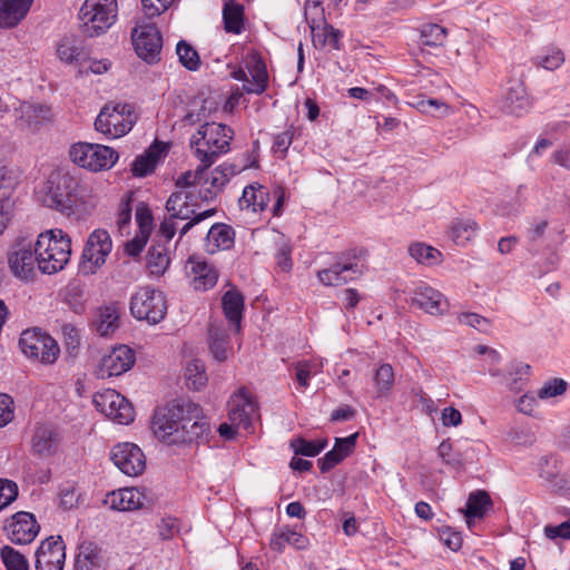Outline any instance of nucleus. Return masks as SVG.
Segmentation results:
<instances>
[{
	"mask_svg": "<svg viewBox=\"0 0 570 570\" xmlns=\"http://www.w3.org/2000/svg\"><path fill=\"white\" fill-rule=\"evenodd\" d=\"M538 395L534 396L533 394L531 393H525L523 395H521L517 401H515V407L517 410L520 412V413H523L525 415H531L533 416L534 413H535V410L538 407V400H537Z\"/></svg>",
	"mask_w": 570,
	"mask_h": 570,
	"instance_id": "nucleus-64",
	"label": "nucleus"
},
{
	"mask_svg": "<svg viewBox=\"0 0 570 570\" xmlns=\"http://www.w3.org/2000/svg\"><path fill=\"white\" fill-rule=\"evenodd\" d=\"M234 130L220 122H204L191 135L189 146L193 155L205 167H210L217 159L229 151Z\"/></svg>",
	"mask_w": 570,
	"mask_h": 570,
	"instance_id": "nucleus-1",
	"label": "nucleus"
},
{
	"mask_svg": "<svg viewBox=\"0 0 570 570\" xmlns=\"http://www.w3.org/2000/svg\"><path fill=\"white\" fill-rule=\"evenodd\" d=\"M59 445V435L50 425L38 426L32 436V450L36 454L49 456Z\"/></svg>",
	"mask_w": 570,
	"mask_h": 570,
	"instance_id": "nucleus-34",
	"label": "nucleus"
},
{
	"mask_svg": "<svg viewBox=\"0 0 570 570\" xmlns=\"http://www.w3.org/2000/svg\"><path fill=\"white\" fill-rule=\"evenodd\" d=\"M224 29L228 33L239 35L244 30V7L240 3L228 1L223 8Z\"/></svg>",
	"mask_w": 570,
	"mask_h": 570,
	"instance_id": "nucleus-40",
	"label": "nucleus"
},
{
	"mask_svg": "<svg viewBox=\"0 0 570 570\" xmlns=\"http://www.w3.org/2000/svg\"><path fill=\"white\" fill-rule=\"evenodd\" d=\"M136 220L141 234L149 235L153 226V215L148 206L140 203L136 208Z\"/></svg>",
	"mask_w": 570,
	"mask_h": 570,
	"instance_id": "nucleus-60",
	"label": "nucleus"
},
{
	"mask_svg": "<svg viewBox=\"0 0 570 570\" xmlns=\"http://www.w3.org/2000/svg\"><path fill=\"white\" fill-rule=\"evenodd\" d=\"M341 38L342 32L330 24H324L323 28L313 35L314 43H320L322 47L327 46L333 49H340Z\"/></svg>",
	"mask_w": 570,
	"mask_h": 570,
	"instance_id": "nucleus-51",
	"label": "nucleus"
},
{
	"mask_svg": "<svg viewBox=\"0 0 570 570\" xmlns=\"http://www.w3.org/2000/svg\"><path fill=\"white\" fill-rule=\"evenodd\" d=\"M209 167H205L204 164L200 163V165L194 170H188L181 174L177 180L176 186L179 188H186L194 185H199L203 180V174L205 170H207Z\"/></svg>",
	"mask_w": 570,
	"mask_h": 570,
	"instance_id": "nucleus-59",
	"label": "nucleus"
},
{
	"mask_svg": "<svg viewBox=\"0 0 570 570\" xmlns=\"http://www.w3.org/2000/svg\"><path fill=\"white\" fill-rule=\"evenodd\" d=\"M65 559V544L61 538L49 537L41 542L36 551V569L62 570Z\"/></svg>",
	"mask_w": 570,
	"mask_h": 570,
	"instance_id": "nucleus-21",
	"label": "nucleus"
},
{
	"mask_svg": "<svg viewBox=\"0 0 570 570\" xmlns=\"http://www.w3.org/2000/svg\"><path fill=\"white\" fill-rule=\"evenodd\" d=\"M165 147L160 142H154L142 155H139L132 164V174L136 177H145L156 168Z\"/></svg>",
	"mask_w": 570,
	"mask_h": 570,
	"instance_id": "nucleus-36",
	"label": "nucleus"
},
{
	"mask_svg": "<svg viewBox=\"0 0 570 570\" xmlns=\"http://www.w3.org/2000/svg\"><path fill=\"white\" fill-rule=\"evenodd\" d=\"M135 364V352L126 346L114 347L100 360L96 375L99 379L119 376L129 371Z\"/></svg>",
	"mask_w": 570,
	"mask_h": 570,
	"instance_id": "nucleus-17",
	"label": "nucleus"
},
{
	"mask_svg": "<svg viewBox=\"0 0 570 570\" xmlns=\"http://www.w3.org/2000/svg\"><path fill=\"white\" fill-rule=\"evenodd\" d=\"M131 39L136 53L146 62L159 61L163 38L155 24H145L134 28Z\"/></svg>",
	"mask_w": 570,
	"mask_h": 570,
	"instance_id": "nucleus-14",
	"label": "nucleus"
},
{
	"mask_svg": "<svg viewBox=\"0 0 570 570\" xmlns=\"http://www.w3.org/2000/svg\"><path fill=\"white\" fill-rule=\"evenodd\" d=\"M39 524L32 513L20 511L11 517L4 525L8 538L14 544L31 543L39 532Z\"/></svg>",
	"mask_w": 570,
	"mask_h": 570,
	"instance_id": "nucleus-19",
	"label": "nucleus"
},
{
	"mask_svg": "<svg viewBox=\"0 0 570 570\" xmlns=\"http://www.w3.org/2000/svg\"><path fill=\"white\" fill-rule=\"evenodd\" d=\"M478 230V224L472 219H455L452 222L449 236L459 246H465L471 242Z\"/></svg>",
	"mask_w": 570,
	"mask_h": 570,
	"instance_id": "nucleus-41",
	"label": "nucleus"
},
{
	"mask_svg": "<svg viewBox=\"0 0 570 570\" xmlns=\"http://www.w3.org/2000/svg\"><path fill=\"white\" fill-rule=\"evenodd\" d=\"M118 14L117 0H85L79 11L82 31L88 37L105 33Z\"/></svg>",
	"mask_w": 570,
	"mask_h": 570,
	"instance_id": "nucleus-5",
	"label": "nucleus"
},
{
	"mask_svg": "<svg viewBox=\"0 0 570 570\" xmlns=\"http://www.w3.org/2000/svg\"><path fill=\"white\" fill-rule=\"evenodd\" d=\"M543 532L544 535L551 540H556L558 538L564 540L570 539V518L557 525H546Z\"/></svg>",
	"mask_w": 570,
	"mask_h": 570,
	"instance_id": "nucleus-63",
	"label": "nucleus"
},
{
	"mask_svg": "<svg viewBox=\"0 0 570 570\" xmlns=\"http://www.w3.org/2000/svg\"><path fill=\"white\" fill-rule=\"evenodd\" d=\"M179 62L188 70L195 71L200 66L198 52L186 41L180 40L176 46Z\"/></svg>",
	"mask_w": 570,
	"mask_h": 570,
	"instance_id": "nucleus-50",
	"label": "nucleus"
},
{
	"mask_svg": "<svg viewBox=\"0 0 570 570\" xmlns=\"http://www.w3.org/2000/svg\"><path fill=\"white\" fill-rule=\"evenodd\" d=\"M198 412V405L191 402H173L158 407L153 416V431L155 436L167 444H175L174 439L183 428L185 414Z\"/></svg>",
	"mask_w": 570,
	"mask_h": 570,
	"instance_id": "nucleus-4",
	"label": "nucleus"
},
{
	"mask_svg": "<svg viewBox=\"0 0 570 570\" xmlns=\"http://www.w3.org/2000/svg\"><path fill=\"white\" fill-rule=\"evenodd\" d=\"M491 505L492 501L485 491L472 492L468 498L465 508L461 510L466 518L468 525H471L472 519H482Z\"/></svg>",
	"mask_w": 570,
	"mask_h": 570,
	"instance_id": "nucleus-37",
	"label": "nucleus"
},
{
	"mask_svg": "<svg viewBox=\"0 0 570 570\" xmlns=\"http://www.w3.org/2000/svg\"><path fill=\"white\" fill-rule=\"evenodd\" d=\"M188 277L196 291H207L214 287L218 279L216 268L204 259L190 257L187 262Z\"/></svg>",
	"mask_w": 570,
	"mask_h": 570,
	"instance_id": "nucleus-24",
	"label": "nucleus"
},
{
	"mask_svg": "<svg viewBox=\"0 0 570 570\" xmlns=\"http://www.w3.org/2000/svg\"><path fill=\"white\" fill-rule=\"evenodd\" d=\"M96 407L107 417L119 424H129L134 421L132 405L115 390H106L94 396Z\"/></svg>",
	"mask_w": 570,
	"mask_h": 570,
	"instance_id": "nucleus-13",
	"label": "nucleus"
},
{
	"mask_svg": "<svg viewBox=\"0 0 570 570\" xmlns=\"http://www.w3.org/2000/svg\"><path fill=\"white\" fill-rule=\"evenodd\" d=\"M411 302L413 306L430 315H442L449 308L445 296L426 284H421L414 288Z\"/></svg>",
	"mask_w": 570,
	"mask_h": 570,
	"instance_id": "nucleus-22",
	"label": "nucleus"
},
{
	"mask_svg": "<svg viewBox=\"0 0 570 570\" xmlns=\"http://www.w3.org/2000/svg\"><path fill=\"white\" fill-rule=\"evenodd\" d=\"M292 247L286 240H282L278 244L276 252V261L277 265L283 272H289L292 269Z\"/></svg>",
	"mask_w": 570,
	"mask_h": 570,
	"instance_id": "nucleus-61",
	"label": "nucleus"
},
{
	"mask_svg": "<svg viewBox=\"0 0 570 570\" xmlns=\"http://www.w3.org/2000/svg\"><path fill=\"white\" fill-rule=\"evenodd\" d=\"M540 478L544 479L553 489L559 491L570 490V478L560 474L556 464L550 465V459L542 458L539 469Z\"/></svg>",
	"mask_w": 570,
	"mask_h": 570,
	"instance_id": "nucleus-42",
	"label": "nucleus"
},
{
	"mask_svg": "<svg viewBox=\"0 0 570 570\" xmlns=\"http://www.w3.org/2000/svg\"><path fill=\"white\" fill-rule=\"evenodd\" d=\"M394 383V371L390 364H382L374 374V385L377 397L389 395Z\"/></svg>",
	"mask_w": 570,
	"mask_h": 570,
	"instance_id": "nucleus-47",
	"label": "nucleus"
},
{
	"mask_svg": "<svg viewBox=\"0 0 570 570\" xmlns=\"http://www.w3.org/2000/svg\"><path fill=\"white\" fill-rule=\"evenodd\" d=\"M409 254L417 263L428 266L436 265L441 262L442 254L436 248L424 243H414L409 247Z\"/></svg>",
	"mask_w": 570,
	"mask_h": 570,
	"instance_id": "nucleus-45",
	"label": "nucleus"
},
{
	"mask_svg": "<svg viewBox=\"0 0 570 570\" xmlns=\"http://www.w3.org/2000/svg\"><path fill=\"white\" fill-rule=\"evenodd\" d=\"M252 166H255V164L253 163L250 165L243 166L223 164L210 173H206L205 170L203 174V180L199 184V197L205 202L214 199L223 190L232 176Z\"/></svg>",
	"mask_w": 570,
	"mask_h": 570,
	"instance_id": "nucleus-15",
	"label": "nucleus"
},
{
	"mask_svg": "<svg viewBox=\"0 0 570 570\" xmlns=\"http://www.w3.org/2000/svg\"><path fill=\"white\" fill-rule=\"evenodd\" d=\"M228 417L233 425L247 430L252 425V416L256 411V404L250 393L240 387L233 393L227 403Z\"/></svg>",
	"mask_w": 570,
	"mask_h": 570,
	"instance_id": "nucleus-20",
	"label": "nucleus"
},
{
	"mask_svg": "<svg viewBox=\"0 0 570 570\" xmlns=\"http://www.w3.org/2000/svg\"><path fill=\"white\" fill-rule=\"evenodd\" d=\"M420 111L431 114L434 117H446L452 114V108L439 99H426L417 102Z\"/></svg>",
	"mask_w": 570,
	"mask_h": 570,
	"instance_id": "nucleus-55",
	"label": "nucleus"
},
{
	"mask_svg": "<svg viewBox=\"0 0 570 570\" xmlns=\"http://www.w3.org/2000/svg\"><path fill=\"white\" fill-rule=\"evenodd\" d=\"M530 105L524 85L519 80L512 81L504 96V110L508 114L521 116L530 109Z\"/></svg>",
	"mask_w": 570,
	"mask_h": 570,
	"instance_id": "nucleus-32",
	"label": "nucleus"
},
{
	"mask_svg": "<svg viewBox=\"0 0 570 570\" xmlns=\"http://www.w3.org/2000/svg\"><path fill=\"white\" fill-rule=\"evenodd\" d=\"M8 264L14 277L22 282H32L37 276L35 244L28 239H18L8 253Z\"/></svg>",
	"mask_w": 570,
	"mask_h": 570,
	"instance_id": "nucleus-10",
	"label": "nucleus"
},
{
	"mask_svg": "<svg viewBox=\"0 0 570 570\" xmlns=\"http://www.w3.org/2000/svg\"><path fill=\"white\" fill-rule=\"evenodd\" d=\"M0 556L7 570H29L27 559L13 548L4 546Z\"/></svg>",
	"mask_w": 570,
	"mask_h": 570,
	"instance_id": "nucleus-52",
	"label": "nucleus"
},
{
	"mask_svg": "<svg viewBox=\"0 0 570 570\" xmlns=\"http://www.w3.org/2000/svg\"><path fill=\"white\" fill-rule=\"evenodd\" d=\"M130 312L137 320L157 324L167 313L165 297L161 292L142 287L131 297Z\"/></svg>",
	"mask_w": 570,
	"mask_h": 570,
	"instance_id": "nucleus-9",
	"label": "nucleus"
},
{
	"mask_svg": "<svg viewBox=\"0 0 570 570\" xmlns=\"http://www.w3.org/2000/svg\"><path fill=\"white\" fill-rule=\"evenodd\" d=\"M38 269L52 275L62 271L71 255V239L62 229H49L39 234L35 243Z\"/></svg>",
	"mask_w": 570,
	"mask_h": 570,
	"instance_id": "nucleus-2",
	"label": "nucleus"
},
{
	"mask_svg": "<svg viewBox=\"0 0 570 570\" xmlns=\"http://www.w3.org/2000/svg\"><path fill=\"white\" fill-rule=\"evenodd\" d=\"M155 239L146 256V266L150 274L161 276L167 271L170 258L168 243L164 238Z\"/></svg>",
	"mask_w": 570,
	"mask_h": 570,
	"instance_id": "nucleus-30",
	"label": "nucleus"
},
{
	"mask_svg": "<svg viewBox=\"0 0 570 570\" xmlns=\"http://www.w3.org/2000/svg\"><path fill=\"white\" fill-rule=\"evenodd\" d=\"M20 119L26 121L27 124H32L38 121L39 119H45L49 114V108L45 105H35L23 102L19 108Z\"/></svg>",
	"mask_w": 570,
	"mask_h": 570,
	"instance_id": "nucleus-54",
	"label": "nucleus"
},
{
	"mask_svg": "<svg viewBox=\"0 0 570 570\" xmlns=\"http://www.w3.org/2000/svg\"><path fill=\"white\" fill-rule=\"evenodd\" d=\"M567 382L562 379H552L547 381L542 387L539 389L537 395L541 400H547L561 395L566 392Z\"/></svg>",
	"mask_w": 570,
	"mask_h": 570,
	"instance_id": "nucleus-56",
	"label": "nucleus"
},
{
	"mask_svg": "<svg viewBox=\"0 0 570 570\" xmlns=\"http://www.w3.org/2000/svg\"><path fill=\"white\" fill-rule=\"evenodd\" d=\"M223 311L226 320L239 333L244 311V296L235 288L227 291L222 298Z\"/></svg>",
	"mask_w": 570,
	"mask_h": 570,
	"instance_id": "nucleus-31",
	"label": "nucleus"
},
{
	"mask_svg": "<svg viewBox=\"0 0 570 570\" xmlns=\"http://www.w3.org/2000/svg\"><path fill=\"white\" fill-rule=\"evenodd\" d=\"M326 439L308 441L304 438H297L291 441V446L295 454H301L304 456H316L326 448Z\"/></svg>",
	"mask_w": 570,
	"mask_h": 570,
	"instance_id": "nucleus-48",
	"label": "nucleus"
},
{
	"mask_svg": "<svg viewBox=\"0 0 570 570\" xmlns=\"http://www.w3.org/2000/svg\"><path fill=\"white\" fill-rule=\"evenodd\" d=\"M107 503L114 510L134 511L151 507L154 499L150 491L146 488H124L109 493Z\"/></svg>",
	"mask_w": 570,
	"mask_h": 570,
	"instance_id": "nucleus-18",
	"label": "nucleus"
},
{
	"mask_svg": "<svg viewBox=\"0 0 570 570\" xmlns=\"http://www.w3.org/2000/svg\"><path fill=\"white\" fill-rule=\"evenodd\" d=\"M185 376L188 387L195 391H199L207 382L205 366L198 360H194L186 365Z\"/></svg>",
	"mask_w": 570,
	"mask_h": 570,
	"instance_id": "nucleus-49",
	"label": "nucleus"
},
{
	"mask_svg": "<svg viewBox=\"0 0 570 570\" xmlns=\"http://www.w3.org/2000/svg\"><path fill=\"white\" fill-rule=\"evenodd\" d=\"M112 248V242L107 230H94L82 252L81 272L86 275L95 274L102 266Z\"/></svg>",
	"mask_w": 570,
	"mask_h": 570,
	"instance_id": "nucleus-12",
	"label": "nucleus"
},
{
	"mask_svg": "<svg viewBox=\"0 0 570 570\" xmlns=\"http://www.w3.org/2000/svg\"><path fill=\"white\" fill-rule=\"evenodd\" d=\"M252 80L243 83V90L247 94H262L266 90L268 83V75L264 63L257 61L250 70Z\"/></svg>",
	"mask_w": 570,
	"mask_h": 570,
	"instance_id": "nucleus-46",
	"label": "nucleus"
},
{
	"mask_svg": "<svg viewBox=\"0 0 570 570\" xmlns=\"http://www.w3.org/2000/svg\"><path fill=\"white\" fill-rule=\"evenodd\" d=\"M235 230L232 226L224 223L214 224L205 238V250L215 254L219 250H228L234 246Z\"/></svg>",
	"mask_w": 570,
	"mask_h": 570,
	"instance_id": "nucleus-26",
	"label": "nucleus"
},
{
	"mask_svg": "<svg viewBox=\"0 0 570 570\" xmlns=\"http://www.w3.org/2000/svg\"><path fill=\"white\" fill-rule=\"evenodd\" d=\"M209 350L217 362H225L232 354L233 348L227 330L223 324H210L208 330Z\"/></svg>",
	"mask_w": 570,
	"mask_h": 570,
	"instance_id": "nucleus-29",
	"label": "nucleus"
},
{
	"mask_svg": "<svg viewBox=\"0 0 570 570\" xmlns=\"http://www.w3.org/2000/svg\"><path fill=\"white\" fill-rule=\"evenodd\" d=\"M114 464L126 475L137 476L146 468V458L141 449L130 442L115 445L110 452Z\"/></svg>",
	"mask_w": 570,
	"mask_h": 570,
	"instance_id": "nucleus-16",
	"label": "nucleus"
},
{
	"mask_svg": "<svg viewBox=\"0 0 570 570\" xmlns=\"http://www.w3.org/2000/svg\"><path fill=\"white\" fill-rule=\"evenodd\" d=\"M458 321L460 324L474 327L482 332H487L490 327L489 321L485 317L475 313H461L458 316Z\"/></svg>",
	"mask_w": 570,
	"mask_h": 570,
	"instance_id": "nucleus-62",
	"label": "nucleus"
},
{
	"mask_svg": "<svg viewBox=\"0 0 570 570\" xmlns=\"http://www.w3.org/2000/svg\"><path fill=\"white\" fill-rule=\"evenodd\" d=\"M564 62L563 52L558 48H550L546 53L538 55L534 63L547 70H556Z\"/></svg>",
	"mask_w": 570,
	"mask_h": 570,
	"instance_id": "nucleus-53",
	"label": "nucleus"
},
{
	"mask_svg": "<svg viewBox=\"0 0 570 570\" xmlns=\"http://www.w3.org/2000/svg\"><path fill=\"white\" fill-rule=\"evenodd\" d=\"M75 570H106L105 550L94 541H82L77 549Z\"/></svg>",
	"mask_w": 570,
	"mask_h": 570,
	"instance_id": "nucleus-23",
	"label": "nucleus"
},
{
	"mask_svg": "<svg viewBox=\"0 0 570 570\" xmlns=\"http://www.w3.org/2000/svg\"><path fill=\"white\" fill-rule=\"evenodd\" d=\"M168 217L160 223L157 237L170 242L177 232L176 220H187L196 215L195 209L189 204V195L183 191L173 193L166 202Z\"/></svg>",
	"mask_w": 570,
	"mask_h": 570,
	"instance_id": "nucleus-11",
	"label": "nucleus"
},
{
	"mask_svg": "<svg viewBox=\"0 0 570 570\" xmlns=\"http://www.w3.org/2000/svg\"><path fill=\"white\" fill-rule=\"evenodd\" d=\"M18 497V485L16 482L0 479V511L12 503Z\"/></svg>",
	"mask_w": 570,
	"mask_h": 570,
	"instance_id": "nucleus-58",
	"label": "nucleus"
},
{
	"mask_svg": "<svg viewBox=\"0 0 570 570\" xmlns=\"http://www.w3.org/2000/svg\"><path fill=\"white\" fill-rule=\"evenodd\" d=\"M33 0H0V28H14L29 12Z\"/></svg>",
	"mask_w": 570,
	"mask_h": 570,
	"instance_id": "nucleus-27",
	"label": "nucleus"
},
{
	"mask_svg": "<svg viewBox=\"0 0 570 570\" xmlns=\"http://www.w3.org/2000/svg\"><path fill=\"white\" fill-rule=\"evenodd\" d=\"M199 413L200 409L198 407L196 416L193 410L191 413L185 414L183 428L179 430L178 434H176V439H174L175 444L190 443L197 441L208 432L209 424L207 423V421L204 419L197 420Z\"/></svg>",
	"mask_w": 570,
	"mask_h": 570,
	"instance_id": "nucleus-28",
	"label": "nucleus"
},
{
	"mask_svg": "<svg viewBox=\"0 0 570 570\" xmlns=\"http://www.w3.org/2000/svg\"><path fill=\"white\" fill-rule=\"evenodd\" d=\"M137 121L130 104H106L95 120V129L107 137L119 138L128 134Z\"/></svg>",
	"mask_w": 570,
	"mask_h": 570,
	"instance_id": "nucleus-6",
	"label": "nucleus"
},
{
	"mask_svg": "<svg viewBox=\"0 0 570 570\" xmlns=\"http://www.w3.org/2000/svg\"><path fill=\"white\" fill-rule=\"evenodd\" d=\"M57 56L67 65H78L85 61L86 52L82 41L73 35L62 37L57 43Z\"/></svg>",
	"mask_w": 570,
	"mask_h": 570,
	"instance_id": "nucleus-33",
	"label": "nucleus"
},
{
	"mask_svg": "<svg viewBox=\"0 0 570 570\" xmlns=\"http://www.w3.org/2000/svg\"><path fill=\"white\" fill-rule=\"evenodd\" d=\"M448 29L438 23H425L420 29V48L422 52L431 53L433 49L444 47Z\"/></svg>",
	"mask_w": 570,
	"mask_h": 570,
	"instance_id": "nucleus-35",
	"label": "nucleus"
},
{
	"mask_svg": "<svg viewBox=\"0 0 570 570\" xmlns=\"http://www.w3.org/2000/svg\"><path fill=\"white\" fill-rule=\"evenodd\" d=\"M268 202V193L261 185H249L244 188L243 195L239 198L240 208L252 209L257 213L265 209Z\"/></svg>",
	"mask_w": 570,
	"mask_h": 570,
	"instance_id": "nucleus-38",
	"label": "nucleus"
},
{
	"mask_svg": "<svg viewBox=\"0 0 570 570\" xmlns=\"http://www.w3.org/2000/svg\"><path fill=\"white\" fill-rule=\"evenodd\" d=\"M530 375V365L513 363L505 375V384L509 391L519 393L523 390Z\"/></svg>",
	"mask_w": 570,
	"mask_h": 570,
	"instance_id": "nucleus-44",
	"label": "nucleus"
},
{
	"mask_svg": "<svg viewBox=\"0 0 570 570\" xmlns=\"http://www.w3.org/2000/svg\"><path fill=\"white\" fill-rule=\"evenodd\" d=\"M286 544L293 546L296 549H305L308 546V539L289 528H284L273 533L269 542L273 550L282 551Z\"/></svg>",
	"mask_w": 570,
	"mask_h": 570,
	"instance_id": "nucleus-39",
	"label": "nucleus"
},
{
	"mask_svg": "<svg viewBox=\"0 0 570 570\" xmlns=\"http://www.w3.org/2000/svg\"><path fill=\"white\" fill-rule=\"evenodd\" d=\"M119 308L116 305L101 307L97 320V332L100 336H108L119 327Z\"/></svg>",
	"mask_w": 570,
	"mask_h": 570,
	"instance_id": "nucleus-43",
	"label": "nucleus"
},
{
	"mask_svg": "<svg viewBox=\"0 0 570 570\" xmlns=\"http://www.w3.org/2000/svg\"><path fill=\"white\" fill-rule=\"evenodd\" d=\"M80 184L69 173H52L48 179V187L43 204L66 216L75 214L78 202Z\"/></svg>",
	"mask_w": 570,
	"mask_h": 570,
	"instance_id": "nucleus-3",
	"label": "nucleus"
},
{
	"mask_svg": "<svg viewBox=\"0 0 570 570\" xmlns=\"http://www.w3.org/2000/svg\"><path fill=\"white\" fill-rule=\"evenodd\" d=\"M361 274L362 271L357 264L336 263L328 268L318 271L317 277L325 286H340L358 277Z\"/></svg>",
	"mask_w": 570,
	"mask_h": 570,
	"instance_id": "nucleus-25",
	"label": "nucleus"
},
{
	"mask_svg": "<svg viewBox=\"0 0 570 570\" xmlns=\"http://www.w3.org/2000/svg\"><path fill=\"white\" fill-rule=\"evenodd\" d=\"M69 156L73 164L94 173L110 169L119 157L111 147L82 141L71 145Z\"/></svg>",
	"mask_w": 570,
	"mask_h": 570,
	"instance_id": "nucleus-7",
	"label": "nucleus"
},
{
	"mask_svg": "<svg viewBox=\"0 0 570 570\" xmlns=\"http://www.w3.org/2000/svg\"><path fill=\"white\" fill-rule=\"evenodd\" d=\"M177 0H141L142 11L148 18L158 17L167 11Z\"/></svg>",
	"mask_w": 570,
	"mask_h": 570,
	"instance_id": "nucleus-57",
	"label": "nucleus"
},
{
	"mask_svg": "<svg viewBox=\"0 0 570 570\" xmlns=\"http://www.w3.org/2000/svg\"><path fill=\"white\" fill-rule=\"evenodd\" d=\"M19 345L28 357L41 364H53L59 355L60 347L55 338L38 328L26 330L21 333Z\"/></svg>",
	"mask_w": 570,
	"mask_h": 570,
	"instance_id": "nucleus-8",
	"label": "nucleus"
}]
</instances>
